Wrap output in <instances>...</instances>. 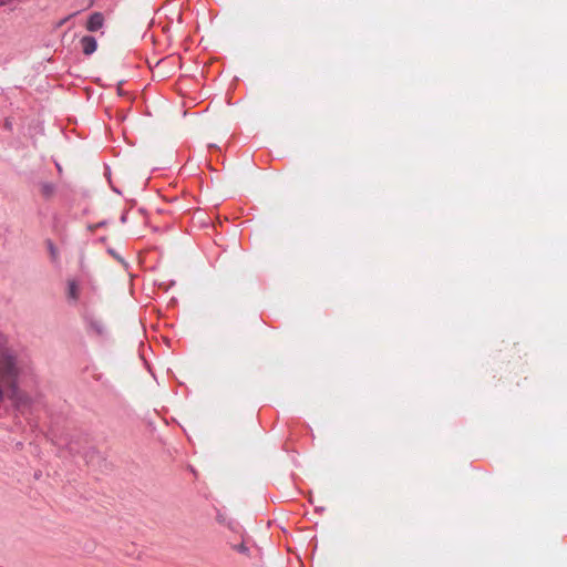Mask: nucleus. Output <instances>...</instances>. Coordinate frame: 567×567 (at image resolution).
<instances>
[{"label":"nucleus","mask_w":567,"mask_h":567,"mask_svg":"<svg viewBox=\"0 0 567 567\" xmlns=\"http://www.w3.org/2000/svg\"><path fill=\"white\" fill-rule=\"evenodd\" d=\"M41 193L44 198L49 199L55 193V185L53 183L43 182L41 183Z\"/></svg>","instance_id":"nucleus-7"},{"label":"nucleus","mask_w":567,"mask_h":567,"mask_svg":"<svg viewBox=\"0 0 567 567\" xmlns=\"http://www.w3.org/2000/svg\"><path fill=\"white\" fill-rule=\"evenodd\" d=\"M68 449H69V452H70L71 454H76V453H79V450L74 449V447H73V445H72V443H69V444H68Z\"/></svg>","instance_id":"nucleus-10"},{"label":"nucleus","mask_w":567,"mask_h":567,"mask_svg":"<svg viewBox=\"0 0 567 567\" xmlns=\"http://www.w3.org/2000/svg\"><path fill=\"white\" fill-rule=\"evenodd\" d=\"M104 25V16L102 12H93L89 16L85 28L90 32H96Z\"/></svg>","instance_id":"nucleus-3"},{"label":"nucleus","mask_w":567,"mask_h":567,"mask_svg":"<svg viewBox=\"0 0 567 567\" xmlns=\"http://www.w3.org/2000/svg\"><path fill=\"white\" fill-rule=\"evenodd\" d=\"M80 296L79 284L75 279L68 280V299L70 301H78Z\"/></svg>","instance_id":"nucleus-5"},{"label":"nucleus","mask_w":567,"mask_h":567,"mask_svg":"<svg viewBox=\"0 0 567 567\" xmlns=\"http://www.w3.org/2000/svg\"><path fill=\"white\" fill-rule=\"evenodd\" d=\"M80 43H81L82 52L85 55L93 54L97 49V41L92 35L82 37V39L80 40Z\"/></svg>","instance_id":"nucleus-4"},{"label":"nucleus","mask_w":567,"mask_h":567,"mask_svg":"<svg viewBox=\"0 0 567 567\" xmlns=\"http://www.w3.org/2000/svg\"><path fill=\"white\" fill-rule=\"evenodd\" d=\"M4 126H6V128H8V130H11V128H12V124H11V122H10L9 120H6Z\"/></svg>","instance_id":"nucleus-12"},{"label":"nucleus","mask_w":567,"mask_h":567,"mask_svg":"<svg viewBox=\"0 0 567 567\" xmlns=\"http://www.w3.org/2000/svg\"><path fill=\"white\" fill-rule=\"evenodd\" d=\"M20 369L17 357L8 348H0V403L8 398L17 408L27 405L29 396L19 389Z\"/></svg>","instance_id":"nucleus-1"},{"label":"nucleus","mask_w":567,"mask_h":567,"mask_svg":"<svg viewBox=\"0 0 567 567\" xmlns=\"http://www.w3.org/2000/svg\"><path fill=\"white\" fill-rule=\"evenodd\" d=\"M231 548L234 550H236L237 553L239 554H243V555H246V556H249L250 555V549L249 547L245 544V542L243 540L241 543L237 544V545H231Z\"/></svg>","instance_id":"nucleus-8"},{"label":"nucleus","mask_w":567,"mask_h":567,"mask_svg":"<svg viewBox=\"0 0 567 567\" xmlns=\"http://www.w3.org/2000/svg\"><path fill=\"white\" fill-rule=\"evenodd\" d=\"M126 220H127V212H124V213L121 215V217H120V221H121L122 224H125V223H126Z\"/></svg>","instance_id":"nucleus-11"},{"label":"nucleus","mask_w":567,"mask_h":567,"mask_svg":"<svg viewBox=\"0 0 567 567\" xmlns=\"http://www.w3.org/2000/svg\"><path fill=\"white\" fill-rule=\"evenodd\" d=\"M45 246H47L48 251L50 254L51 261L53 264H58L59 262V250H58L56 246L54 245L53 240L47 239L45 240Z\"/></svg>","instance_id":"nucleus-6"},{"label":"nucleus","mask_w":567,"mask_h":567,"mask_svg":"<svg viewBox=\"0 0 567 567\" xmlns=\"http://www.w3.org/2000/svg\"><path fill=\"white\" fill-rule=\"evenodd\" d=\"M109 252H110L111 255H113L114 257L118 258V256L115 254V251H114L113 249H109Z\"/></svg>","instance_id":"nucleus-13"},{"label":"nucleus","mask_w":567,"mask_h":567,"mask_svg":"<svg viewBox=\"0 0 567 567\" xmlns=\"http://www.w3.org/2000/svg\"><path fill=\"white\" fill-rule=\"evenodd\" d=\"M85 322L89 327L90 332L94 333L95 336H97L100 338H106L107 330L102 320H100L93 316H87L85 318Z\"/></svg>","instance_id":"nucleus-2"},{"label":"nucleus","mask_w":567,"mask_h":567,"mask_svg":"<svg viewBox=\"0 0 567 567\" xmlns=\"http://www.w3.org/2000/svg\"><path fill=\"white\" fill-rule=\"evenodd\" d=\"M105 225H107V220H102V221L95 224L94 226H90V229H95V228H99V227H104Z\"/></svg>","instance_id":"nucleus-9"},{"label":"nucleus","mask_w":567,"mask_h":567,"mask_svg":"<svg viewBox=\"0 0 567 567\" xmlns=\"http://www.w3.org/2000/svg\"><path fill=\"white\" fill-rule=\"evenodd\" d=\"M318 512H322L323 511V507H320V508H316Z\"/></svg>","instance_id":"nucleus-15"},{"label":"nucleus","mask_w":567,"mask_h":567,"mask_svg":"<svg viewBox=\"0 0 567 567\" xmlns=\"http://www.w3.org/2000/svg\"><path fill=\"white\" fill-rule=\"evenodd\" d=\"M113 190H114L115 193H117V194H121V192H120L117 188H115V187H113Z\"/></svg>","instance_id":"nucleus-14"}]
</instances>
